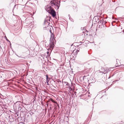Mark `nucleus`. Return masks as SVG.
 Returning <instances> with one entry per match:
<instances>
[{
	"mask_svg": "<svg viewBox=\"0 0 124 124\" xmlns=\"http://www.w3.org/2000/svg\"><path fill=\"white\" fill-rule=\"evenodd\" d=\"M20 6V5H18V4H17V5H15L14 6V8H15V7H16V8H18V7H19V6Z\"/></svg>",
	"mask_w": 124,
	"mask_h": 124,
	"instance_id": "9d476101",
	"label": "nucleus"
},
{
	"mask_svg": "<svg viewBox=\"0 0 124 124\" xmlns=\"http://www.w3.org/2000/svg\"><path fill=\"white\" fill-rule=\"evenodd\" d=\"M50 101L56 104L57 105H58V104L57 102L55 101L52 99H50Z\"/></svg>",
	"mask_w": 124,
	"mask_h": 124,
	"instance_id": "6e6552de",
	"label": "nucleus"
},
{
	"mask_svg": "<svg viewBox=\"0 0 124 124\" xmlns=\"http://www.w3.org/2000/svg\"><path fill=\"white\" fill-rule=\"evenodd\" d=\"M51 42L50 43V45L49 46L50 47V48H53L54 47V43L53 42H52V41H51Z\"/></svg>",
	"mask_w": 124,
	"mask_h": 124,
	"instance_id": "423d86ee",
	"label": "nucleus"
},
{
	"mask_svg": "<svg viewBox=\"0 0 124 124\" xmlns=\"http://www.w3.org/2000/svg\"><path fill=\"white\" fill-rule=\"evenodd\" d=\"M49 53V52H47V54H48Z\"/></svg>",
	"mask_w": 124,
	"mask_h": 124,
	"instance_id": "f8f14e48",
	"label": "nucleus"
},
{
	"mask_svg": "<svg viewBox=\"0 0 124 124\" xmlns=\"http://www.w3.org/2000/svg\"><path fill=\"white\" fill-rule=\"evenodd\" d=\"M51 8H45V10L51 15L52 16L54 17L56 15V14L55 11L53 9H50Z\"/></svg>",
	"mask_w": 124,
	"mask_h": 124,
	"instance_id": "7ed1b4c3",
	"label": "nucleus"
},
{
	"mask_svg": "<svg viewBox=\"0 0 124 124\" xmlns=\"http://www.w3.org/2000/svg\"><path fill=\"white\" fill-rule=\"evenodd\" d=\"M100 72H101L102 73L105 74V73H107V71H106V70L104 71H100Z\"/></svg>",
	"mask_w": 124,
	"mask_h": 124,
	"instance_id": "1a4fd4ad",
	"label": "nucleus"
},
{
	"mask_svg": "<svg viewBox=\"0 0 124 124\" xmlns=\"http://www.w3.org/2000/svg\"><path fill=\"white\" fill-rule=\"evenodd\" d=\"M50 19L49 17L46 18L44 22V24L46 26H48L49 24Z\"/></svg>",
	"mask_w": 124,
	"mask_h": 124,
	"instance_id": "20e7f679",
	"label": "nucleus"
},
{
	"mask_svg": "<svg viewBox=\"0 0 124 124\" xmlns=\"http://www.w3.org/2000/svg\"><path fill=\"white\" fill-rule=\"evenodd\" d=\"M46 82L47 84H48V82H49L50 79L48 77V76L47 75H46Z\"/></svg>",
	"mask_w": 124,
	"mask_h": 124,
	"instance_id": "0eeeda50",
	"label": "nucleus"
},
{
	"mask_svg": "<svg viewBox=\"0 0 124 124\" xmlns=\"http://www.w3.org/2000/svg\"><path fill=\"white\" fill-rule=\"evenodd\" d=\"M22 106L21 103L19 101H18L14 103L13 107L14 109L16 111H19L21 109Z\"/></svg>",
	"mask_w": 124,
	"mask_h": 124,
	"instance_id": "f03ea898",
	"label": "nucleus"
},
{
	"mask_svg": "<svg viewBox=\"0 0 124 124\" xmlns=\"http://www.w3.org/2000/svg\"><path fill=\"white\" fill-rule=\"evenodd\" d=\"M54 35L52 33L51 34V35L50 38V41H53V40L54 39Z\"/></svg>",
	"mask_w": 124,
	"mask_h": 124,
	"instance_id": "39448f33",
	"label": "nucleus"
},
{
	"mask_svg": "<svg viewBox=\"0 0 124 124\" xmlns=\"http://www.w3.org/2000/svg\"><path fill=\"white\" fill-rule=\"evenodd\" d=\"M5 39H6V40L10 42V41L9 40L7 39V38L6 37V36H5Z\"/></svg>",
	"mask_w": 124,
	"mask_h": 124,
	"instance_id": "9b49d317",
	"label": "nucleus"
},
{
	"mask_svg": "<svg viewBox=\"0 0 124 124\" xmlns=\"http://www.w3.org/2000/svg\"><path fill=\"white\" fill-rule=\"evenodd\" d=\"M57 0H51V2L49 4V7H50V8H52V7H53L54 8H56L57 7V8H59L60 7V1H59V3H57L56 2ZM48 8H50L49 7Z\"/></svg>",
	"mask_w": 124,
	"mask_h": 124,
	"instance_id": "f257e3e1",
	"label": "nucleus"
}]
</instances>
